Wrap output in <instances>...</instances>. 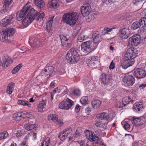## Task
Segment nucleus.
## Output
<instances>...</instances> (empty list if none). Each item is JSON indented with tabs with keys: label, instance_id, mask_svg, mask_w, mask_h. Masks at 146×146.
Listing matches in <instances>:
<instances>
[{
	"label": "nucleus",
	"instance_id": "1",
	"mask_svg": "<svg viewBox=\"0 0 146 146\" xmlns=\"http://www.w3.org/2000/svg\"><path fill=\"white\" fill-rule=\"evenodd\" d=\"M79 51L77 49L72 48L70 49L66 56V58L69 63L75 64L79 61L80 55Z\"/></svg>",
	"mask_w": 146,
	"mask_h": 146
},
{
	"label": "nucleus",
	"instance_id": "2",
	"mask_svg": "<svg viewBox=\"0 0 146 146\" xmlns=\"http://www.w3.org/2000/svg\"><path fill=\"white\" fill-rule=\"evenodd\" d=\"M15 33V29L12 28H9L3 31L2 32V40L7 43L11 42L12 40V36Z\"/></svg>",
	"mask_w": 146,
	"mask_h": 146
},
{
	"label": "nucleus",
	"instance_id": "3",
	"mask_svg": "<svg viewBox=\"0 0 146 146\" xmlns=\"http://www.w3.org/2000/svg\"><path fill=\"white\" fill-rule=\"evenodd\" d=\"M78 17L77 13L76 12L64 14L63 16V20L67 24L70 25H74Z\"/></svg>",
	"mask_w": 146,
	"mask_h": 146
},
{
	"label": "nucleus",
	"instance_id": "4",
	"mask_svg": "<svg viewBox=\"0 0 146 146\" xmlns=\"http://www.w3.org/2000/svg\"><path fill=\"white\" fill-rule=\"evenodd\" d=\"M85 134L86 138L90 141H94L97 140L99 142H103L98 141L99 138L98 137L99 135V133L98 131H96L94 132H92L89 130H86L85 131Z\"/></svg>",
	"mask_w": 146,
	"mask_h": 146
},
{
	"label": "nucleus",
	"instance_id": "5",
	"mask_svg": "<svg viewBox=\"0 0 146 146\" xmlns=\"http://www.w3.org/2000/svg\"><path fill=\"white\" fill-rule=\"evenodd\" d=\"M133 75L138 79L144 78L146 76V71L143 67L137 66L132 71Z\"/></svg>",
	"mask_w": 146,
	"mask_h": 146
},
{
	"label": "nucleus",
	"instance_id": "6",
	"mask_svg": "<svg viewBox=\"0 0 146 146\" xmlns=\"http://www.w3.org/2000/svg\"><path fill=\"white\" fill-rule=\"evenodd\" d=\"M138 54L137 50V49L133 48L128 49L126 53L125 54L124 59L125 60H129L132 61L134 60Z\"/></svg>",
	"mask_w": 146,
	"mask_h": 146
},
{
	"label": "nucleus",
	"instance_id": "7",
	"mask_svg": "<svg viewBox=\"0 0 146 146\" xmlns=\"http://www.w3.org/2000/svg\"><path fill=\"white\" fill-rule=\"evenodd\" d=\"M74 104V102L67 98L59 104V107L60 109L65 110H68Z\"/></svg>",
	"mask_w": 146,
	"mask_h": 146
},
{
	"label": "nucleus",
	"instance_id": "8",
	"mask_svg": "<svg viewBox=\"0 0 146 146\" xmlns=\"http://www.w3.org/2000/svg\"><path fill=\"white\" fill-rule=\"evenodd\" d=\"M62 43V46L64 47L65 46L67 48L70 47L71 45V38L69 35L66 36L61 35L60 36Z\"/></svg>",
	"mask_w": 146,
	"mask_h": 146
},
{
	"label": "nucleus",
	"instance_id": "9",
	"mask_svg": "<svg viewBox=\"0 0 146 146\" xmlns=\"http://www.w3.org/2000/svg\"><path fill=\"white\" fill-rule=\"evenodd\" d=\"M29 3V2L27 3L23 7L22 9L17 13V19L18 21H20L21 20L28 11L29 8V6H28V4Z\"/></svg>",
	"mask_w": 146,
	"mask_h": 146
},
{
	"label": "nucleus",
	"instance_id": "10",
	"mask_svg": "<svg viewBox=\"0 0 146 146\" xmlns=\"http://www.w3.org/2000/svg\"><path fill=\"white\" fill-rule=\"evenodd\" d=\"M54 71V68L51 66L46 67L41 71L40 74L41 76L46 77L48 78L52 74Z\"/></svg>",
	"mask_w": 146,
	"mask_h": 146
},
{
	"label": "nucleus",
	"instance_id": "11",
	"mask_svg": "<svg viewBox=\"0 0 146 146\" xmlns=\"http://www.w3.org/2000/svg\"><path fill=\"white\" fill-rule=\"evenodd\" d=\"M81 11L84 17L88 16L91 11V7L89 3H86L81 7Z\"/></svg>",
	"mask_w": 146,
	"mask_h": 146
},
{
	"label": "nucleus",
	"instance_id": "12",
	"mask_svg": "<svg viewBox=\"0 0 146 146\" xmlns=\"http://www.w3.org/2000/svg\"><path fill=\"white\" fill-rule=\"evenodd\" d=\"M15 18L12 15H8L2 19L1 21V25L5 27L7 26L12 24L14 21Z\"/></svg>",
	"mask_w": 146,
	"mask_h": 146
},
{
	"label": "nucleus",
	"instance_id": "13",
	"mask_svg": "<svg viewBox=\"0 0 146 146\" xmlns=\"http://www.w3.org/2000/svg\"><path fill=\"white\" fill-rule=\"evenodd\" d=\"M122 81L127 86H130L135 83V79L132 75L127 74L123 78Z\"/></svg>",
	"mask_w": 146,
	"mask_h": 146
},
{
	"label": "nucleus",
	"instance_id": "14",
	"mask_svg": "<svg viewBox=\"0 0 146 146\" xmlns=\"http://www.w3.org/2000/svg\"><path fill=\"white\" fill-rule=\"evenodd\" d=\"M80 146H106V145L102 142H99L98 141H96L90 144V145L88 142L86 143L84 140H79L77 141Z\"/></svg>",
	"mask_w": 146,
	"mask_h": 146
},
{
	"label": "nucleus",
	"instance_id": "15",
	"mask_svg": "<svg viewBox=\"0 0 146 146\" xmlns=\"http://www.w3.org/2000/svg\"><path fill=\"white\" fill-rule=\"evenodd\" d=\"M140 36L138 35H134L129 38L128 43L132 46H137L140 42Z\"/></svg>",
	"mask_w": 146,
	"mask_h": 146
},
{
	"label": "nucleus",
	"instance_id": "16",
	"mask_svg": "<svg viewBox=\"0 0 146 146\" xmlns=\"http://www.w3.org/2000/svg\"><path fill=\"white\" fill-rule=\"evenodd\" d=\"M92 45V42L90 41L83 42L81 45V50L85 53L89 52L91 51Z\"/></svg>",
	"mask_w": 146,
	"mask_h": 146
},
{
	"label": "nucleus",
	"instance_id": "17",
	"mask_svg": "<svg viewBox=\"0 0 146 146\" xmlns=\"http://www.w3.org/2000/svg\"><path fill=\"white\" fill-rule=\"evenodd\" d=\"M13 2V0H5L4 1L3 7L0 10L2 13H4L9 11L10 6Z\"/></svg>",
	"mask_w": 146,
	"mask_h": 146
},
{
	"label": "nucleus",
	"instance_id": "18",
	"mask_svg": "<svg viewBox=\"0 0 146 146\" xmlns=\"http://www.w3.org/2000/svg\"><path fill=\"white\" fill-rule=\"evenodd\" d=\"M29 9V12L27 15V17L30 19L32 21L35 19H36L38 15V13L33 8H31Z\"/></svg>",
	"mask_w": 146,
	"mask_h": 146
},
{
	"label": "nucleus",
	"instance_id": "19",
	"mask_svg": "<svg viewBox=\"0 0 146 146\" xmlns=\"http://www.w3.org/2000/svg\"><path fill=\"white\" fill-rule=\"evenodd\" d=\"M98 57L97 56H93L88 58L87 61V64L89 67L94 66L98 61Z\"/></svg>",
	"mask_w": 146,
	"mask_h": 146
},
{
	"label": "nucleus",
	"instance_id": "20",
	"mask_svg": "<svg viewBox=\"0 0 146 146\" xmlns=\"http://www.w3.org/2000/svg\"><path fill=\"white\" fill-rule=\"evenodd\" d=\"M100 79L102 84L107 85L110 83L111 78L110 75H106L105 74H103L101 76Z\"/></svg>",
	"mask_w": 146,
	"mask_h": 146
},
{
	"label": "nucleus",
	"instance_id": "21",
	"mask_svg": "<svg viewBox=\"0 0 146 146\" xmlns=\"http://www.w3.org/2000/svg\"><path fill=\"white\" fill-rule=\"evenodd\" d=\"M130 29L127 28L122 29L121 31L120 36L122 38L127 39L130 35L131 33Z\"/></svg>",
	"mask_w": 146,
	"mask_h": 146
},
{
	"label": "nucleus",
	"instance_id": "22",
	"mask_svg": "<svg viewBox=\"0 0 146 146\" xmlns=\"http://www.w3.org/2000/svg\"><path fill=\"white\" fill-rule=\"evenodd\" d=\"M121 64V67L125 69H126L128 67L133 65L135 61L134 60H132V61L130 60H127Z\"/></svg>",
	"mask_w": 146,
	"mask_h": 146
},
{
	"label": "nucleus",
	"instance_id": "23",
	"mask_svg": "<svg viewBox=\"0 0 146 146\" xmlns=\"http://www.w3.org/2000/svg\"><path fill=\"white\" fill-rule=\"evenodd\" d=\"M92 37L94 42L96 44H98L102 40L101 35L98 32L93 33Z\"/></svg>",
	"mask_w": 146,
	"mask_h": 146
},
{
	"label": "nucleus",
	"instance_id": "24",
	"mask_svg": "<svg viewBox=\"0 0 146 146\" xmlns=\"http://www.w3.org/2000/svg\"><path fill=\"white\" fill-rule=\"evenodd\" d=\"M48 7L56 9L58 8L59 6L58 0H50L48 2Z\"/></svg>",
	"mask_w": 146,
	"mask_h": 146
},
{
	"label": "nucleus",
	"instance_id": "25",
	"mask_svg": "<svg viewBox=\"0 0 146 146\" xmlns=\"http://www.w3.org/2000/svg\"><path fill=\"white\" fill-rule=\"evenodd\" d=\"M96 117L98 119H100L101 120H105L106 122L109 118V115L105 112H102L97 115Z\"/></svg>",
	"mask_w": 146,
	"mask_h": 146
},
{
	"label": "nucleus",
	"instance_id": "26",
	"mask_svg": "<svg viewBox=\"0 0 146 146\" xmlns=\"http://www.w3.org/2000/svg\"><path fill=\"white\" fill-rule=\"evenodd\" d=\"M101 119H98L96 121V125L97 127L102 128L103 129H106L107 127L108 121L104 123L103 121H101Z\"/></svg>",
	"mask_w": 146,
	"mask_h": 146
},
{
	"label": "nucleus",
	"instance_id": "27",
	"mask_svg": "<svg viewBox=\"0 0 146 146\" xmlns=\"http://www.w3.org/2000/svg\"><path fill=\"white\" fill-rule=\"evenodd\" d=\"M54 17L53 16L49 18V20L46 23V29L48 33L50 32L52 29V23Z\"/></svg>",
	"mask_w": 146,
	"mask_h": 146
},
{
	"label": "nucleus",
	"instance_id": "28",
	"mask_svg": "<svg viewBox=\"0 0 146 146\" xmlns=\"http://www.w3.org/2000/svg\"><path fill=\"white\" fill-rule=\"evenodd\" d=\"M143 108V105L139 103H135L133 107V111L135 112L140 111Z\"/></svg>",
	"mask_w": 146,
	"mask_h": 146
},
{
	"label": "nucleus",
	"instance_id": "29",
	"mask_svg": "<svg viewBox=\"0 0 146 146\" xmlns=\"http://www.w3.org/2000/svg\"><path fill=\"white\" fill-rule=\"evenodd\" d=\"M102 102L99 100H95L92 102V105L95 109H97L101 106Z\"/></svg>",
	"mask_w": 146,
	"mask_h": 146
},
{
	"label": "nucleus",
	"instance_id": "30",
	"mask_svg": "<svg viewBox=\"0 0 146 146\" xmlns=\"http://www.w3.org/2000/svg\"><path fill=\"white\" fill-rule=\"evenodd\" d=\"M34 3L38 8L40 9L43 7L45 4L43 0H35Z\"/></svg>",
	"mask_w": 146,
	"mask_h": 146
},
{
	"label": "nucleus",
	"instance_id": "31",
	"mask_svg": "<svg viewBox=\"0 0 146 146\" xmlns=\"http://www.w3.org/2000/svg\"><path fill=\"white\" fill-rule=\"evenodd\" d=\"M37 125L34 124H31L30 123H28L25 125V128L27 130L30 131L36 128Z\"/></svg>",
	"mask_w": 146,
	"mask_h": 146
},
{
	"label": "nucleus",
	"instance_id": "32",
	"mask_svg": "<svg viewBox=\"0 0 146 146\" xmlns=\"http://www.w3.org/2000/svg\"><path fill=\"white\" fill-rule=\"evenodd\" d=\"M133 100L131 99L130 97H125L123 98L122 102L123 104L124 105V106H125L126 105L129 104L130 102L133 103Z\"/></svg>",
	"mask_w": 146,
	"mask_h": 146
},
{
	"label": "nucleus",
	"instance_id": "33",
	"mask_svg": "<svg viewBox=\"0 0 146 146\" xmlns=\"http://www.w3.org/2000/svg\"><path fill=\"white\" fill-rule=\"evenodd\" d=\"M32 21L26 16L23 20L22 24L25 27H27L32 23Z\"/></svg>",
	"mask_w": 146,
	"mask_h": 146
},
{
	"label": "nucleus",
	"instance_id": "34",
	"mask_svg": "<svg viewBox=\"0 0 146 146\" xmlns=\"http://www.w3.org/2000/svg\"><path fill=\"white\" fill-rule=\"evenodd\" d=\"M15 84L13 82H11L8 86L7 89V93L9 94H11L13 91Z\"/></svg>",
	"mask_w": 146,
	"mask_h": 146
},
{
	"label": "nucleus",
	"instance_id": "35",
	"mask_svg": "<svg viewBox=\"0 0 146 146\" xmlns=\"http://www.w3.org/2000/svg\"><path fill=\"white\" fill-rule=\"evenodd\" d=\"M17 103L19 105L27 106L29 107H30L31 106V104L28 101L24 100H19L18 101Z\"/></svg>",
	"mask_w": 146,
	"mask_h": 146
},
{
	"label": "nucleus",
	"instance_id": "36",
	"mask_svg": "<svg viewBox=\"0 0 146 146\" xmlns=\"http://www.w3.org/2000/svg\"><path fill=\"white\" fill-rule=\"evenodd\" d=\"M121 123L125 129L128 131H129L132 130V129L131 128L130 124L127 123V122L122 121Z\"/></svg>",
	"mask_w": 146,
	"mask_h": 146
},
{
	"label": "nucleus",
	"instance_id": "37",
	"mask_svg": "<svg viewBox=\"0 0 146 146\" xmlns=\"http://www.w3.org/2000/svg\"><path fill=\"white\" fill-rule=\"evenodd\" d=\"M141 26L139 21H136L133 23L131 25V28L133 30H135L139 28H140Z\"/></svg>",
	"mask_w": 146,
	"mask_h": 146
},
{
	"label": "nucleus",
	"instance_id": "38",
	"mask_svg": "<svg viewBox=\"0 0 146 146\" xmlns=\"http://www.w3.org/2000/svg\"><path fill=\"white\" fill-rule=\"evenodd\" d=\"M22 115L21 113H15L13 115V118L14 120L18 121L21 119L22 117Z\"/></svg>",
	"mask_w": 146,
	"mask_h": 146
},
{
	"label": "nucleus",
	"instance_id": "39",
	"mask_svg": "<svg viewBox=\"0 0 146 146\" xmlns=\"http://www.w3.org/2000/svg\"><path fill=\"white\" fill-rule=\"evenodd\" d=\"M22 66L23 65L22 64H20L14 68L12 70V74H15L17 73L19 70L21 68Z\"/></svg>",
	"mask_w": 146,
	"mask_h": 146
},
{
	"label": "nucleus",
	"instance_id": "40",
	"mask_svg": "<svg viewBox=\"0 0 146 146\" xmlns=\"http://www.w3.org/2000/svg\"><path fill=\"white\" fill-rule=\"evenodd\" d=\"M8 134L7 131H4L0 133V140L6 139L8 136Z\"/></svg>",
	"mask_w": 146,
	"mask_h": 146
},
{
	"label": "nucleus",
	"instance_id": "41",
	"mask_svg": "<svg viewBox=\"0 0 146 146\" xmlns=\"http://www.w3.org/2000/svg\"><path fill=\"white\" fill-rule=\"evenodd\" d=\"M81 92L80 90L78 89H76L74 91L73 93H71L70 94V96L73 97L74 95L76 96H78L80 95Z\"/></svg>",
	"mask_w": 146,
	"mask_h": 146
},
{
	"label": "nucleus",
	"instance_id": "42",
	"mask_svg": "<svg viewBox=\"0 0 146 146\" xmlns=\"http://www.w3.org/2000/svg\"><path fill=\"white\" fill-rule=\"evenodd\" d=\"M85 39V35L83 33H81L78 35V42H82Z\"/></svg>",
	"mask_w": 146,
	"mask_h": 146
},
{
	"label": "nucleus",
	"instance_id": "43",
	"mask_svg": "<svg viewBox=\"0 0 146 146\" xmlns=\"http://www.w3.org/2000/svg\"><path fill=\"white\" fill-rule=\"evenodd\" d=\"M113 28H109L108 27H105L102 31V34L103 35H105L106 34H109V32H110Z\"/></svg>",
	"mask_w": 146,
	"mask_h": 146
},
{
	"label": "nucleus",
	"instance_id": "44",
	"mask_svg": "<svg viewBox=\"0 0 146 146\" xmlns=\"http://www.w3.org/2000/svg\"><path fill=\"white\" fill-rule=\"evenodd\" d=\"M44 17V14L43 12L41 13H38V15L36 18V20L37 21H40L43 19Z\"/></svg>",
	"mask_w": 146,
	"mask_h": 146
},
{
	"label": "nucleus",
	"instance_id": "45",
	"mask_svg": "<svg viewBox=\"0 0 146 146\" xmlns=\"http://www.w3.org/2000/svg\"><path fill=\"white\" fill-rule=\"evenodd\" d=\"M88 98L87 96L82 97L80 99L81 103L82 104H85L88 103Z\"/></svg>",
	"mask_w": 146,
	"mask_h": 146
},
{
	"label": "nucleus",
	"instance_id": "46",
	"mask_svg": "<svg viewBox=\"0 0 146 146\" xmlns=\"http://www.w3.org/2000/svg\"><path fill=\"white\" fill-rule=\"evenodd\" d=\"M67 137L66 135L65 134L63 131L60 133L58 135V137L62 141L65 140Z\"/></svg>",
	"mask_w": 146,
	"mask_h": 146
},
{
	"label": "nucleus",
	"instance_id": "47",
	"mask_svg": "<svg viewBox=\"0 0 146 146\" xmlns=\"http://www.w3.org/2000/svg\"><path fill=\"white\" fill-rule=\"evenodd\" d=\"M141 25L142 27H146V18L145 17H142L140 20Z\"/></svg>",
	"mask_w": 146,
	"mask_h": 146
},
{
	"label": "nucleus",
	"instance_id": "48",
	"mask_svg": "<svg viewBox=\"0 0 146 146\" xmlns=\"http://www.w3.org/2000/svg\"><path fill=\"white\" fill-rule=\"evenodd\" d=\"M81 131L79 129H77L73 134L74 139L78 137L81 135Z\"/></svg>",
	"mask_w": 146,
	"mask_h": 146
},
{
	"label": "nucleus",
	"instance_id": "49",
	"mask_svg": "<svg viewBox=\"0 0 146 146\" xmlns=\"http://www.w3.org/2000/svg\"><path fill=\"white\" fill-rule=\"evenodd\" d=\"M50 139L49 138H47L43 141L42 144V146H49L50 143Z\"/></svg>",
	"mask_w": 146,
	"mask_h": 146
},
{
	"label": "nucleus",
	"instance_id": "50",
	"mask_svg": "<svg viewBox=\"0 0 146 146\" xmlns=\"http://www.w3.org/2000/svg\"><path fill=\"white\" fill-rule=\"evenodd\" d=\"M52 121L55 122H58L60 124H62V122L58 119V116L55 114H53V118Z\"/></svg>",
	"mask_w": 146,
	"mask_h": 146
},
{
	"label": "nucleus",
	"instance_id": "51",
	"mask_svg": "<svg viewBox=\"0 0 146 146\" xmlns=\"http://www.w3.org/2000/svg\"><path fill=\"white\" fill-rule=\"evenodd\" d=\"M24 134L25 132L24 130L23 129H21L17 131L16 136L17 137H19L24 135Z\"/></svg>",
	"mask_w": 146,
	"mask_h": 146
},
{
	"label": "nucleus",
	"instance_id": "52",
	"mask_svg": "<svg viewBox=\"0 0 146 146\" xmlns=\"http://www.w3.org/2000/svg\"><path fill=\"white\" fill-rule=\"evenodd\" d=\"M144 1V0H133V3L134 4L137 5L141 4Z\"/></svg>",
	"mask_w": 146,
	"mask_h": 146
},
{
	"label": "nucleus",
	"instance_id": "53",
	"mask_svg": "<svg viewBox=\"0 0 146 146\" xmlns=\"http://www.w3.org/2000/svg\"><path fill=\"white\" fill-rule=\"evenodd\" d=\"M72 131V129L71 127L68 128L66 129L63 131V132H64L65 134L67 136Z\"/></svg>",
	"mask_w": 146,
	"mask_h": 146
},
{
	"label": "nucleus",
	"instance_id": "54",
	"mask_svg": "<svg viewBox=\"0 0 146 146\" xmlns=\"http://www.w3.org/2000/svg\"><path fill=\"white\" fill-rule=\"evenodd\" d=\"M139 123L141 124V125L145 123L146 120L144 117H141L139 118Z\"/></svg>",
	"mask_w": 146,
	"mask_h": 146
},
{
	"label": "nucleus",
	"instance_id": "55",
	"mask_svg": "<svg viewBox=\"0 0 146 146\" xmlns=\"http://www.w3.org/2000/svg\"><path fill=\"white\" fill-rule=\"evenodd\" d=\"M79 30H77L76 29H75L72 35L73 37H74L76 36V35L79 33Z\"/></svg>",
	"mask_w": 146,
	"mask_h": 146
},
{
	"label": "nucleus",
	"instance_id": "56",
	"mask_svg": "<svg viewBox=\"0 0 146 146\" xmlns=\"http://www.w3.org/2000/svg\"><path fill=\"white\" fill-rule=\"evenodd\" d=\"M19 146H29L27 143H26V139H24V140L19 144Z\"/></svg>",
	"mask_w": 146,
	"mask_h": 146
},
{
	"label": "nucleus",
	"instance_id": "57",
	"mask_svg": "<svg viewBox=\"0 0 146 146\" xmlns=\"http://www.w3.org/2000/svg\"><path fill=\"white\" fill-rule=\"evenodd\" d=\"M30 44L31 45V47L34 49H35L38 46V44L35 42H34L33 43Z\"/></svg>",
	"mask_w": 146,
	"mask_h": 146
},
{
	"label": "nucleus",
	"instance_id": "58",
	"mask_svg": "<svg viewBox=\"0 0 146 146\" xmlns=\"http://www.w3.org/2000/svg\"><path fill=\"white\" fill-rule=\"evenodd\" d=\"M115 65L114 63L112 61L111 63L110 66L109 68L110 69H113L115 67Z\"/></svg>",
	"mask_w": 146,
	"mask_h": 146
},
{
	"label": "nucleus",
	"instance_id": "59",
	"mask_svg": "<svg viewBox=\"0 0 146 146\" xmlns=\"http://www.w3.org/2000/svg\"><path fill=\"white\" fill-rule=\"evenodd\" d=\"M138 117H134L131 118V120L133 121V122L135 125L136 124V122H137V119H138Z\"/></svg>",
	"mask_w": 146,
	"mask_h": 146
},
{
	"label": "nucleus",
	"instance_id": "60",
	"mask_svg": "<svg viewBox=\"0 0 146 146\" xmlns=\"http://www.w3.org/2000/svg\"><path fill=\"white\" fill-rule=\"evenodd\" d=\"M56 85V83H55V81H54L52 82L50 84V86L51 88H53Z\"/></svg>",
	"mask_w": 146,
	"mask_h": 146
},
{
	"label": "nucleus",
	"instance_id": "61",
	"mask_svg": "<svg viewBox=\"0 0 146 146\" xmlns=\"http://www.w3.org/2000/svg\"><path fill=\"white\" fill-rule=\"evenodd\" d=\"M45 106H44L42 103H40L39 104H38V109L42 110L44 108Z\"/></svg>",
	"mask_w": 146,
	"mask_h": 146
},
{
	"label": "nucleus",
	"instance_id": "62",
	"mask_svg": "<svg viewBox=\"0 0 146 146\" xmlns=\"http://www.w3.org/2000/svg\"><path fill=\"white\" fill-rule=\"evenodd\" d=\"M61 89V87H59V88L57 87L56 88L54 89L53 90L54 92H58L59 93L60 92V90Z\"/></svg>",
	"mask_w": 146,
	"mask_h": 146
},
{
	"label": "nucleus",
	"instance_id": "63",
	"mask_svg": "<svg viewBox=\"0 0 146 146\" xmlns=\"http://www.w3.org/2000/svg\"><path fill=\"white\" fill-rule=\"evenodd\" d=\"M80 106L79 105H78L76 106L75 108V111L77 113H78L80 110Z\"/></svg>",
	"mask_w": 146,
	"mask_h": 146
},
{
	"label": "nucleus",
	"instance_id": "64",
	"mask_svg": "<svg viewBox=\"0 0 146 146\" xmlns=\"http://www.w3.org/2000/svg\"><path fill=\"white\" fill-rule=\"evenodd\" d=\"M53 118V114H50L48 117V120H52Z\"/></svg>",
	"mask_w": 146,
	"mask_h": 146
}]
</instances>
